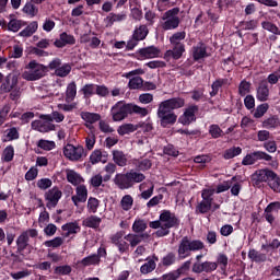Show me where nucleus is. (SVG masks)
I'll use <instances>...</instances> for the list:
<instances>
[{"label":"nucleus","instance_id":"obj_1","mask_svg":"<svg viewBox=\"0 0 280 280\" xmlns=\"http://www.w3.org/2000/svg\"><path fill=\"white\" fill-rule=\"evenodd\" d=\"M185 106V98L183 97H173L160 103L158 108V117L161 121V126L165 127L168 124H176L178 116L172 110L183 108Z\"/></svg>","mask_w":280,"mask_h":280},{"label":"nucleus","instance_id":"obj_2","mask_svg":"<svg viewBox=\"0 0 280 280\" xmlns=\"http://www.w3.org/2000/svg\"><path fill=\"white\" fill-rule=\"evenodd\" d=\"M180 224V220L176 217V214L172 213L170 210H164L160 214V219L158 221H152L149 226L151 229H158L155 235L158 237H165V235H170V229H174Z\"/></svg>","mask_w":280,"mask_h":280},{"label":"nucleus","instance_id":"obj_3","mask_svg":"<svg viewBox=\"0 0 280 280\" xmlns=\"http://www.w3.org/2000/svg\"><path fill=\"white\" fill-rule=\"evenodd\" d=\"M145 176L143 173L137 171H130L127 173H118L114 177V184L117 185L118 189H130L135 187L137 183H143Z\"/></svg>","mask_w":280,"mask_h":280},{"label":"nucleus","instance_id":"obj_4","mask_svg":"<svg viewBox=\"0 0 280 280\" xmlns=\"http://www.w3.org/2000/svg\"><path fill=\"white\" fill-rule=\"evenodd\" d=\"M205 248V243L200 240H191L188 236H184L178 246V257L179 259H187L191 256V253L202 250Z\"/></svg>","mask_w":280,"mask_h":280},{"label":"nucleus","instance_id":"obj_5","mask_svg":"<svg viewBox=\"0 0 280 280\" xmlns=\"http://www.w3.org/2000/svg\"><path fill=\"white\" fill-rule=\"evenodd\" d=\"M27 71H24L22 74L23 80H27L28 82H34L36 80H40V78H45V73H47V67L43 63L36 62V60L30 61L26 66Z\"/></svg>","mask_w":280,"mask_h":280},{"label":"nucleus","instance_id":"obj_6","mask_svg":"<svg viewBox=\"0 0 280 280\" xmlns=\"http://www.w3.org/2000/svg\"><path fill=\"white\" fill-rule=\"evenodd\" d=\"M180 12L179 8H173L162 15V23L161 27L164 30V32H170L172 30H177L178 25H180V18H178V14Z\"/></svg>","mask_w":280,"mask_h":280},{"label":"nucleus","instance_id":"obj_7","mask_svg":"<svg viewBox=\"0 0 280 280\" xmlns=\"http://www.w3.org/2000/svg\"><path fill=\"white\" fill-rule=\"evenodd\" d=\"M30 237H32L33 240L38 237V230L28 229L22 232L16 238V247H18L16 253H19V255H21L22 257H25V254L23 253L25 248L30 246Z\"/></svg>","mask_w":280,"mask_h":280},{"label":"nucleus","instance_id":"obj_8","mask_svg":"<svg viewBox=\"0 0 280 280\" xmlns=\"http://www.w3.org/2000/svg\"><path fill=\"white\" fill-rule=\"evenodd\" d=\"M113 121H124L130 115V103L117 102L110 109Z\"/></svg>","mask_w":280,"mask_h":280},{"label":"nucleus","instance_id":"obj_9","mask_svg":"<svg viewBox=\"0 0 280 280\" xmlns=\"http://www.w3.org/2000/svg\"><path fill=\"white\" fill-rule=\"evenodd\" d=\"M213 194L215 189H203L201 192L202 200L196 207V213H209L211 211V205H213Z\"/></svg>","mask_w":280,"mask_h":280},{"label":"nucleus","instance_id":"obj_10","mask_svg":"<svg viewBox=\"0 0 280 280\" xmlns=\"http://www.w3.org/2000/svg\"><path fill=\"white\" fill-rule=\"evenodd\" d=\"M60 198H62V190L58 187H52L48 191L45 192V200L47 209H54L60 202Z\"/></svg>","mask_w":280,"mask_h":280},{"label":"nucleus","instance_id":"obj_11","mask_svg":"<svg viewBox=\"0 0 280 280\" xmlns=\"http://www.w3.org/2000/svg\"><path fill=\"white\" fill-rule=\"evenodd\" d=\"M63 155L66 156V159H69V161H80V159L84 156V147L67 144L63 148Z\"/></svg>","mask_w":280,"mask_h":280},{"label":"nucleus","instance_id":"obj_12","mask_svg":"<svg viewBox=\"0 0 280 280\" xmlns=\"http://www.w3.org/2000/svg\"><path fill=\"white\" fill-rule=\"evenodd\" d=\"M257 161H272V156L264 151H255L243 159L242 165H255Z\"/></svg>","mask_w":280,"mask_h":280},{"label":"nucleus","instance_id":"obj_13","mask_svg":"<svg viewBox=\"0 0 280 280\" xmlns=\"http://www.w3.org/2000/svg\"><path fill=\"white\" fill-rule=\"evenodd\" d=\"M126 236H124V231L116 232L110 236V242L114 246H117L119 253L124 255V253H128L130 250V244L126 242Z\"/></svg>","mask_w":280,"mask_h":280},{"label":"nucleus","instance_id":"obj_14","mask_svg":"<svg viewBox=\"0 0 280 280\" xmlns=\"http://www.w3.org/2000/svg\"><path fill=\"white\" fill-rule=\"evenodd\" d=\"M19 84V77L16 74H9L3 80L0 91L1 93H10L11 91H14Z\"/></svg>","mask_w":280,"mask_h":280},{"label":"nucleus","instance_id":"obj_15","mask_svg":"<svg viewBox=\"0 0 280 280\" xmlns=\"http://www.w3.org/2000/svg\"><path fill=\"white\" fill-rule=\"evenodd\" d=\"M89 198V189H86V186L79 185L75 188V195L71 197V200L74 205V207H79L80 202H86Z\"/></svg>","mask_w":280,"mask_h":280},{"label":"nucleus","instance_id":"obj_16","mask_svg":"<svg viewBox=\"0 0 280 280\" xmlns=\"http://www.w3.org/2000/svg\"><path fill=\"white\" fill-rule=\"evenodd\" d=\"M31 126L33 130H37V132H51V130H56V125L48 119L34 120Z\"/></svg>","mask_w":280,"mask_h":280},{"label":"nucleus","instance_id":"obj_17","mask_svg":"<svg viewBox=\"0 0 280 280\" xmlns=\"http://www.w3.org/2000/svg\"><path fill=\"white\" fill-rule=\"evenodd\" d=\"M198 110L197 105H191L184 112V115L179 118L183 126H189L192 121H196V113Z\"/></svg>","mask_w":280,"mask_h":280},{"label":"nucleus","instance_id":"obj_18","mask_svg":"<svg viewBox=\"0 0 280 280\" xmlns=\"http://www.w3.org/2000/svg\"><path fill=\"white\" fill-rule=\"evenodd\" d=\"M270 97V89H268V81H260L256 89V98L258 102H268Z\"/></svg>","mask_w":280,"mask_h":280},{"label":"nucleus","instance_id":"obj_19","mask_svg":"<svg viewBox=\"0 0 280 280\" xmlns=\"http://www.w3.org/2000/svg\"><path fill=\"white\" fill-rule=\"evenodd\" d=\"M185 51V45H172V49L166 50L164 54L165 60H180L183 58V52Z\"/></svg>","mask_w":280,"mask_h":280},{"label":"nucleus","instance_id":"obj_20","mask_svg":"<svg viewBox=\"0 0 280 280\" xmlns=\"http://www.w3.org/2000/svg\"><path fill=\"white\" fill-rule=\"evenodd\" d=\"M126 19H128L126 13H109L104 19V23L106 27H113L115 23H121V21H126Z\"/></svg>","mask_w":280,"mask_h":280},{"label":"nucleus","instance_id":"obj_21","mask_svg":"<svg viewBox=\"0 0 280 280\" xmlns=\"http://www.w3.org/2000/svg\"><path fill=\"white\" fill-rule=\"evenodd\" d=\"M66 177H67L68 183H70L74 187H79V185H82V183H84V178H82V175H80L74 170L67 168Z\"/></svg>","mask_w":280,"mask_h":280},{"label":"nucleus","instance_id":"obj_22","mask_svg":"<svg viewBox=\"0 0 280 280\" xmlns=\"http://www.w3.org/2000/svg\"><path fill=\"white\" fill-rule=\"evenodd\" d=\"M139 56H141V58L145 59H150V58H159V55L161 54V50L155 47V46H149L145 48H141L138 51Z\"/></svg>","mask_w":280,"mask_h":280},{"label":"nucleus","instance_id":"obj_23","mask_svg":"<svg viewBox=\"0 0 280 280\" xmlns=\"http://www.w3.org/2000/svg\"><path fill=\"white\" fill-rule=\"evenodd\" d=\"M112 154L115 165H118V167H126V165H128V155H126L124 151L114 150L112 151Z\"/></svg>","mask_w":280,"mask_h":280},{"label":"nucleus","instance_id":"obj_24","mask_svg":"<svg viewBox=\"0 0 280 280\" xmlns=\"http://www.w3.org/2000/svg\"><path fill=\"white\" fill-rule=\"evenodd\" d=\"M81 118L83 119V121H85L86 128H91L93 124H96V121H100V119H102V116L97 113L82 112Z\"/></svg>","mask_w":280,"mask_h":280},{"label":"nucleus","instance_id":"obj_25","mask_svg":"<svg viewBox=\"0 0 280 280\" xmlns=\"http://www.w3.org/2000/svg\"><path fill=\"white\" fill-rule=\"evenodd\" d=\"M149 34L150 30L148 28V25L141 24L135 28L132 38H135V40H145Z\"/></svg>","mask_w":280,"mask_h":280},{"label":"nucleus","instance_id":"obj_26","mask_svg":"<svg viewBox=\"0 0 280 280\" xmlns=\"http://www.w3.org/2000/svg\"><path fill=\"white\" fill-rule=\"evenodd\" d=\"M145 261L147 262L140 267L141 275H150V272H154V270H156V261H159V258H147Z\"/></svg>","mask_w":280,"mask_h":280},{"label":"nucleus","instance_id":"obj_27","mask_svg":"<svg viewBox=\"0 0 280 280\" xmlns=\"http://www.w3.org/2000/svg\"><path fill=\"white\" fill-rule=\"evenodd\" d=\"M275 172L268 168L256 171L255 178L258 183H269L270 178H272Z\"/></svg>","mask_w":280,"mask_h":280},{"label":"nucleus","instance_id":"obj_28","mask_svg":"<svg viewBox=\"0 0 280 280\" xmlns=\"http://www.w3.org/2000/svg\"><path fill=\"white\" fill-rule=\"evenodd\" d=\"M207 56L209 55H207V46L203 43H199L192 48L194 60H202V58H207Z\"/></svg>","mask_w":280,"mask_h":280},{"label":"nucleus","instance_id":"obj_29","mask_svg":"<svg viewBox=\"0 0 280 280\" xmlns=\"http://www.w3.org/2000/svg\"><path fill=\"white\" fill-rule=\"evenodd\" d=\"M82 224L88 229H100V225L102 224V218L97 215H90L83 220Z\"/></svg>","mask_w":280,"mask_h":280},{"label":"nucleus","instance_id":"obj_30","mask_svg":"<svg viewBox=\"0 0 280 280\" xmlns=\"http://www.w3.org/2000/svg\"><path fill=\"white\" fill-rule=\"evenodd\" d=\"M62 231L66 232L65 237H69L70 235H75L80 233V224L78 222L66 223L61 226Z\"/></svg>","mask_w":280,"mask_h":280},{"label":"nucleus","instance_id":"obj_31","mask_svg":"<svg viewBox=\"0 0 280 280\" xmlns=\"http://www.w3.org/2000/svg\"><path fill=\"white\" fill-rule=\"evenodd\" d=\"M145 237V235L141 234H127L125 235L124 240H126V242H129V246L131 248H135V246H139L141 244V242H143V238Z\"/></svg>","mask_w":280,"mask_h":280},{"label":"nucleus","instance_id":"obj_32","mask_svg":"<svg viewBox=\"0 0 280 280\" xmlns=\"http://www.w3.org/2000/svg\"><path fill=\"white\" fill-rule=\"evenodd\" d=\"M75 95H78V85L75 82H71L68 84L66 90V102L69 104L75 100Z\"/></svg>","mask_w":280,"mask_h":280},{"label":"nucleus","instance_id":"obj_33","mask_svg":"<svg viewBox=\"0 0 280 280\" xmlns=\"http://www.w3.org/2000/svg\"><path fill=\"white\" fill-rule=\"evenodd\" d=\"M150 109L148 107H141L135 103H130V115H138L139 117H148Z\"/></svg>","mask_w":280,"mask_h":280},{"label":"nucleus","instance_id":"obj_34","mask_svg":"<svg viewBox=\"0 0 280 280\" xmlns=\"http://www.w3.org/2000/svg\"><path fill=\"white\" fill-rule=\"evenodd\" d=\"M136 130H139V126L133 125V124H124L118 127L117 132H118V135H120V137H124L126 135L136 132Z\"/></svg>","mask_w":280,"mask_h":280},{"label":"nucleus","instance_id":"obj_35","mask_svg":"<svg viewBox=\"0 0 280 280\" xmlns=\"http://www.w3.org/2000/svg\"><path fill=\"white\" fill-rule=\"evenodd\" d=\"M38 30V22H31L22 32H20V36L24 38H30V36L36 34Z\"/></svg>","mask_w":280,"mask_h":280},{"label":"nucleus","instance_id":"obj_36","mask_svg":"<svg viewBox=\"0 0 280 280\" xmlns=\"http://www.w3.org/2000/svg\"><path fill=\"white\" fill-rule=\"evenodd\" d=\"M262 127L267 128V130H272L275 128H280V120L279 117L277 116H271L269 118H267L264 122H262Z\"/></svg>","mask_w":280,"mask_h":280},{"label":"nucleus","instance_id":"obj_37","mask_svg":"<svg viewBox=\"0 0 280 280\" xmlns=\"http://www.w3.org/2000/svg\"><path fill=\"white\" fill-rule=\"evenodd\" d=\"M100 261H102V259H100V256H97V254H93L83 258L81 260V265H83L84 267L100 266Z\"/></svg>","mask_w":280,"mask_h":280},{"label":"nucleus","instance_id":"obj_38","mask_svg":"<svg viewBox=\"0 0 280 280\" xmlns=\"http://www.w3.org/2000/svg\"><path fill=\"white\" fill-rule=\"evenodd\" d=\"M187 36V33L185 31L183 32H176L170 37V43L171 45H185L183 44V40H185Z\"/></svg>","mask_w":280,"mask_h":280},{"label":"nucleus","instance_id":"obj_39","mask_svg":"<svg viewBox=\"0 0 280 280\" xmlns=\"http://www.w3.org/2000/svg\"><path fill=\"white\" fill-rule=\"evenodd\" d=\"M135 205V199L130 195H125L120 200V207L122 211H130Z\"/></svg>","mask_w":280,"mask_h":280},{"label":"nucleus","instance_id":"obj_40","mask_svg":"<svg viewBox=\"0 0 280 280\" xmlns=\"http://www.w3.org/2000/svg\"><path fill=\"white\" fill-rule=\"evenodd\" d=\"M40 119H47L48 121H56L57 124H60L65 121V115L59 112H52L51 115H42Z\"/></svg>","mask_w":280,"mask_h":280},{"label":"nucleus","instance_id":"obj_41","mask_svg":"<svg viewBox=\"0 0 280 280\" xmlns=\"http://www.w3.org/2000/svg\"><path fill=\"white\" fill-rule=\"evenodd\" d=\"M261 27L276 36H280V28L272 22L264 21L261 22Z\"/></svg>","mask_w":280,"mask_h":280},{"label":"nucleus","instance_id":"obj_42","mask_svg":"<svg viewBox=\"0 0 280 280\" xmlns=\"http://www.w3.org/2000/svg\"><path fill=\"white\" fill-rule=\"evenodd\" d=\"M62 244H65V238L60 236H57L50 241L44 242V246H46V248H60Z\"/></svg>","mask_w":280,"mask_h":280},{"label":"nucleus","instance_id":"obj_43","mask_svg":"<svg viewBox=\"0 0 280 280\" xmlns=\"http://www.w3.org/2000/svg\"><path fill=\"white\" fill-rule=\"evenodd\" d=\"M268 185L272 191L280 194V178L277 176V173L273 172V175L269 178Z\"/></svg>","mask_w":280,"mask_h":280},{"label":"nucleus","instance_id":"obj_44","mask_svg":"<svg viewBox=\"0 0 280 280\" xmlns=\"http://www.w3.org/2000/svg\"><path fill=\"white\" fill-rule=\"evenodd\" d=\"M86 209L89 213H97V209H100V201L95 197H90L88 199Z\"/></svg>","mask_w":280,"mask_h":280},{"label":"nucleus","instance_id":"obj_45","mask_svg":"<svg viewBox=\"0 0 280 280\" xmlns=\"http://www.w3.org/2000/svg\"><path fill=\"white\" fill-rule=\"evenodd\" d=\"M235 180H237V177H232L231 180H225L222 184L218 185L217 187V194H222L224 191H229V189H231V187H233V183H235Z\"/></svg>","mask_w":280,"mask_h":280},{"label":"nucleus","instance_id":"obj_46","mask_svg":"<svg viewBox=\"0 0 280 280\" xmlns=\"http://www.w3.org/2000/svg\"><path fill=\"white\" fill-rule=\"evenodd\" d=\"M69 73H71V65L69 63H63L60 68L55 70V75H57V78H67Z\"/></svg>","mask_w":280,"mask_h":280},{"label":"nucleus","instance_id":"obj_47","mask_svg":"<svg viewBox=\"0 0 280 280\" xmlns=\"http://www.w3.org/2000/svg\"><path fill=\"white\" fill-rule=\"evenodd\" d=\"M209 135L212 139H220V137L224 136V131L220 128V125H210Z\"/></svg>","mask_w":280,"mask_h":280},{"label":"nucleus","instance_id":"obj_48","mask_svg":"<svg viewBox=\"0 0 280 280\" xmlns=\"http://www.w3.org/2000/svg\"><path fill=\"white\" fill-rule=\"evenodd\" d=\"M224 84H226L225 79H217L212 83V91L210 92L211 97H215V95H218L220 89H222V86H224Z\"/></svg>","mask_w":280,"mask_h":280},{"label":"nucleus","instance_id":"obj_49","mask_svg":"<svg viewBox=\"0 0 280 280\" xmlns=\"http://www.w3.org/2000/svg\"><path fill=\"white\" fill-rule=\"evenodd\" d=\"M128 86L131 90L143 89V78L135 77V78L130 79L129 83H128Z\"/></svg>","mask_w":280,"mask_h":280},{"label":"nucleus","instance_id":"obj_50","mask_svg":"<svg viewBox=\"0 0 280 280\" xmlns=\"http://www.w3.org/2000/svg\"><path fill=\"white\" fill-rule=\"evenodd\" d=\"M96 85L95 84H85L81 89V93L84 95L85 100H89V97L95 95Z\"/></svg>","mask_w":280,"mask_h":280},{"label":"nucleus","instance_id":"obj_51","mask_svg":"<svg viewBox=\"0 0 280 280\" xmlns=\"http://www.w3.org/2000/svg\"><path fill=\"white\" fill-rule=\"evenodd\" d=\"M240 154H242V148L233 147L225 151L224 159H235V156H240Z\"/></svg>","mask_w":280,"mask_h":280},{"label":"nucleus","instance_id":"obj_52","mask_svg":"<svg viewBox=\"0 0 280 280\" xmlns=\"http://www.w3.org/2000/svg\"><path fill=\"white\" fill-rule=\"evenodd\" d=\"M145 229H148V223H145L143 220H136L132 224L133 233H143Z\"/></svg>","mask_w":280,"mask_h":280},{"label":"nucleus","instance_id":"obj_53","mask_svg":"<svg viewBox=\"0 0 280 280\" xmlns=\"http://www.w3.org/2000/svg\"><path fill=\"white\" fill-rule=\"evenodd\" d=\"M248 257L252 259V261H266V255L265 254H259V252L255 249H250L248 252Z\"/></svg>","mask_w":280,"mask_h":280},{"label":"nucleus","instance_id":"obj_54","mask_svg":"<svg viewBox=\"0 0 280 280\" xmlns=\"http://www.w3.org/2000/svg\"><path fill=\"white\" fill-rule=\"evenodd\" d=\"M2 159L3 161H5V163H10V161L14 159V147L12 145L7 147L2 153Z\"/></svg>","mask_w":280,"mask_h":280},{"label":"nucleus","instance_id":"obj_55","mask_svg":"<svg viewBox=\"0 0 280 280\" xmlns=\"http://www.w3.org/2000/svg\"><path fill=\"white\" fill-rule=\"evenodd\" d=\"M23 12L28 16H36L38 14V8L32 4V2H27L23 8Z\"/></svg>","mask_w":280,"mask_h":280},{"label":"nucleus","instance_id":"obj_56","mask_svg":"<svg viewBox=\"0 0 280 280\" xmlns=\"http://www.w3.org/2000/svg\"><path fill=\"white\" fill-rule=\"evenodd\" d=\"M37 147L40 148L42 150L49 151L56 148V142L42 139L38 141Z\"/></svg>","mask_w":280,"mask_h":280},{"label":"nucleus","instance_id":"obj_57","mask_svg":"<svg viewBox=\"0 0 280 280\" xmlns=\"http://www.w3.org/2000/svg\"><path fill=\"white\" fill-rule=\"evenodd\" d=\"M268 108H269L268 103H264V104L259 105V106L256 108L255 113H254V117H255L256 119H260V117H261L262 115H266V113H268Z\"/></svg>","mask_w":280,"mask_h":280},{"label":"nucleus","instance_id":"obj_58","mask_svg":"<svg viewBox=\"0 0 280 280\" xmlns=\"http://www.w3.org/2000/svg\"><path fill=\"white\" fill-rule=\"evenodd\" d=\"M238 93L244 97V95H248L250 93V82L242 81L238 85Z\"/></svg>","mask_w":280,"mask_h":280},{"label":"nucleus","instance_id":"obj_59","mask_svg":"<svg viewBox=\"0 0 280 280\" xmlns=\"http://www.w3.org/2000/svg\"><path fill=\"white\" fill-rule=\"evenodd\" d=\"M30 275H32V271H30V269H24L22 271L11 272L10 277H12L14 280H20L30 277Z\"/></svg>","mask_w":280,"mask_h":280},{"label":"nucleus","instance_id":"obj_60","mask_svg":"<svg viewBox=\"0 0 280 280\" xmlns=\"http://www.w3.org/2000/svg\"><path fill=\"white\" fill-rule=\"evenodd\" d=\"M102 159H103L102 150H94L90 155V162L92 163V165L102 163Z\"/></svg>","mask_w":280,"mask_h":280},{"label":"nucleus","instance_id":"obj_61","mask_svg":"<svg viewBox=\"0 0 280 280\" xmlns=\"http://www.w3.org/2000/svg\"><path fill=\"white\" fill-rule=\"evenodd\" d=\"M138 101L140 104H152L154 102V95L151 93L140 94Z\"/></svg>","mask_w":280,"mask_h":280},{"label":"nucleus","instance_id":"obj_62","mask_svg":"<svg viewBox=\"0 0 280 280\" xmlns=\"http://www.w3.org/2000/svg\"><path fill=\"white\" fill-rule=\"evenodd\" d=\"M257 25H259V22L257 20H250L241 23V27L243 30H256Z\"/></svg>","mask_w":280,"mask_h":280},{"label":"nucleus","instance_id":"obj_63","mask_svg":"<svg viewBox=\"0 0 280 280\" xmlns=\"http://www.w3.org/2000/svg\"><path fill=\"white\" fill-rule=\"evenodd\" d=\"M21 27H22V24H21L20 20H11L8 23V30L10 32H19V30H21Z\"/></svg>","mask_w":280,"mask_h":280},{"label":"nucleus","instance_id":"obj_64","mask_svg":"<svg viewBox=\"0 0 280 280\" xmlns=\"http://www.w3.org/2000/svg\"><path fill=\"white\" fill-rule=\"evenodd\" d=\"M51 185H52V182L49 178H42L37 180V187L42 190L49 189Z\"/></svg>","mask_w":280,"mask_h":280}]
</instances>
